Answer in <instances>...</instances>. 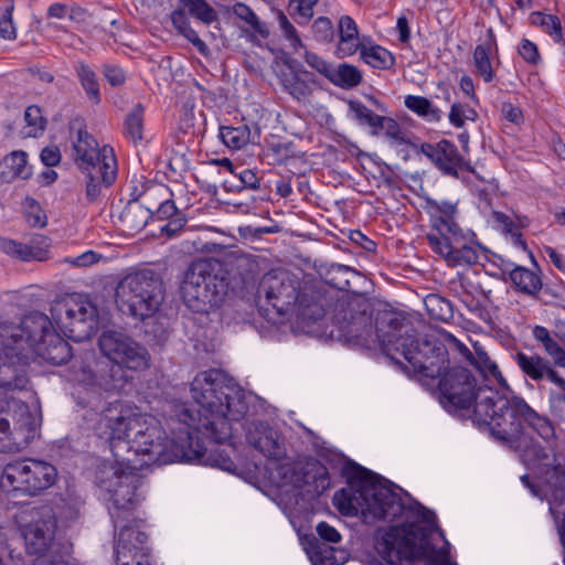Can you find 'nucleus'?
<instances>
[{
  "label": "nucleus",
  "instance_id": "79ce46f5",
  "mask_svg": "<svg viewBox=\"0 0 565 565\" xmlns=\"http://www.w3.org/2000/svg\"><path fill=\"white\" fill-rule=\"evenodd\" d=\"M280 83L284 89L297 100L307 98L312 93L310 84H317L315 75L306 77L305 74H280Z\"/></svg>",
  "mask_w": 565,
  "mask_h": 565
},
{
  "label": "nucleus",
  "instance_id": "f704fd0d",
  "mask_svg": "<svg viewBox=\"0 0 565 565\" xmlns=\"http://www.w3.org/2000/svg\"><path fill=\"white\" fill-rule=\"evenodd\" d=\"M153 216V211L141 204L137 199L128 201L120 213L119 220L126 231L130 233L140 232Z\"/></svg>",
  "mask_w": 565,
  "mask_h": 565
},
{
  "label": "nucleus",
  "instance_id": "a878e982",
  "mask_svg": "<svg viewBox=\"0 0 565 565\" xmlns=\"http://www.w3.org/2000/svg\"><path fill=\"white\" fill-rule=\"evenodd\" d=\"M539 478L542 481L543 499H547L550 512L557 520L559 512L556 507L565 502V463L559 460L555 461L545 468Z\"/></svg>",
  "mask_w": 565,
  "mask_h": 565
},
{
  "label": "nucleus",
  "instance_id": "b1692460",
  "mask_svg": "<svg viewBox=\"0 0 565 565\" xmlns=\"http://www.w3.org/2000/svg\"><path fill=\"white\" fill-rule=\"evenodd\" d=\"M425 210L429 214L430 225L439 234L438 237H450L460 235L462 228L457 222L459 214L458 201H437L433 198H425Z\"/></svg>",
  "mask_w": 565,
  "mask_h": 565
},
{
  "label": "nucleus",
  "instance_id": "a18cd8bd",
  "mask_svg": "<svg viewBox=\"0 0 565 565\" xmlns=\"http://www.w3.org/2000/svg\"><path fill=\"white\" fill-rule=\"evenodd\" d=\"M145 106L137 103L132 106L124 120V134L135 143L142 140Z\"/></svg>",
  "mask_w": 565,
  "mask_h": 565
},
{
  "label": "nucleus",
  "instance_id": "3c124183",
  "mask_svg": "<svg viewBox=\"0 0 565 565\" xmlns=\"http://www.w3.org/2000/svg\"><path fill=\"white\" fill-rule=\"evenodd\" d=\"M405 106L418 116L439 121L443 113L439 108L433 106L430 100L423 96L407 95L404 102Z\"/></svg>",
  "mask_w": 565,
  "mask_h": 565
},
{
  "label": "nucleus",
  "instance_id": "774afa93",
  "mask_svg": "<svg viewBox=\"0 0 565 565\" xmlns=\"http://www.w3.org/2000/svg\"><path fill=\"white\" fill-rule=\"evenodd\" d=\"M382 129L385 130V136L392 141L415 147V145L404 136L399 124L394 118L383 116V120L381 122V130Z\"/></svg>",
  "mask_w": 565,
  "mask_h": 565
},
{
  "label": "nucleus",
  "instance_id": "c03bdc74",
  "mask_svg": "<svg viewBox=\"0 0 565 565\" xmlns=\"http://www.w3.org/2000/svg\"><path fill=\"white\" fill-rule=\"evenodd\" d=\"M128 472V469L119 465H113L110 462H103L97 467L95 472V483L98 488L107 492L116 483L121 482L124 473Z\"/></svg>",
  "mask_w": 565,
  "mask_h": 565
},
{
  "label": "nucleus",
  "instance_id": "aec40b11",
  "mask_svg": "<svg viewBox=\"0 0 565 565\" xmlns=\"http://www.w3.org/2000/svg\"><path fill=\"white\" fill-rule=\"evenodd\" d=\"M227 422L233 420L232 418H226ZM230 427L231 426V423ZM232 436V433L227 438L222 441H215L203 433H198L191 428V439L188 440L185 445H189V451L193 450L198 452L195 457H191V459H182L181 462H191L198 461L200 463L216 467L224 471L234 472L237 469L236 463L231 458L230 452L226 449L220 448L217 445L223 444ZM184 451L188 452V447H184Z\"/></svg>",
  "mask_w": 565,
  "mask_h": 565
},
{
  "label": "nucleus",
  "instance_id": "37998d69",
  "mask_svg": "<svg viewBox=\"0 0 565 565\" xmlns=\"http://www.w3.org/2000/svg\"><path fill=\"white\" fill-rule=\"evenodd\" d=\"M534 339L541 343L545 352L552 356L556 366H565V350L552 337L548 329L542 326H535L532 330Z\"/></svg>",
  "mask_w": 565,
  "mask_h": 565
},
{
  "label": "nucleus",
  "instance_id": "4c0bfd02",
  "mask_svg": "<svg viewBox=\"0 0 565 565\" xmlns=\"http://www.w3.org/2000/svg\"><path fill=\"white\" fill-rule=\"evenodd\" d=\"M509 277L522 294L536 296L543 289L541 277L526 267L515 266L509 271Z\"/></svg>",
  "mask_w": 565,
  "mask_h": 565
},
{
  "label": "nucleus",
  "instance_id": "393cba45",
  "mask_svg": "<svg viewBox=\"0 0 565 565\" xmlns=\"http://www.w3.org/2000/svg\"><path fill=\"white\" fill-rule=\"evenodd\" d=\"M40 426L39 419L31 413L26 405H22L15 411L13 416V426L9 440L0 444L3 450L10 452L20 451L29 446L34 439L36 430Z\"/></svg>",
  "mask_w": 565,
  "mask_h": 565
},
{
  "label": "nucleus",
  "instance_id": "864d4df0",
  "mask_svg": "<svg viewBox=\"0 0 565 565\" xmlns=\"http://www.w3.org/2000/svg\"><path fill=\"white\" fill-rule=\"evenodd\" d=\"M233 13L244 22H246L255 33L259 34L263 39L269 36V29L266 24L259 21L256 13L245 3L236 2L233 6Z\"/></svg>",
  "mask_w": 565,
  "mask_h": 565
},
{
  "label": "nucleus",
  "instance_id": "5fc2aeb1",
  "mask_svg": "<svg viewBox=\"0 0 565 565\" xmlns=\"http://www.w3.org/2000/svg\"><path fill=\"white\" fill-rule=\"evenodd\" d=\"M220 137L227 147L241 149L249 141V129L246 125L239 127L222 126Z\"/></svg>",
  "mask_w": 565,
  "mask_h": 565
},
{
  "label": "nucleus",
  "instance_id": "69168bd1",
  "mask_svg": "<svg viewBox=\"0 0 565 565\" xmlns=\"http://www.w3.org/2000/svg\"><path fill=\"white\" fill-rule=\"evenodd\" d=\"M13 11L14 0H6V8L0 15V35L6 40L17 39V29L12 19Z\"/></svg>",
  "mask_w": 565,
  "mask_h": 565
},
{
  "label": "nucleus",
  "instance_id": "7ed1b4c3",
  "mask_svg": "<svg viewBox=\"0 0 565 565\" xmlns=\"http://www.w3.org/2000/svg\"><path fill=\"white\" fill-rule=\"evenodd\" d=\"M405 521L375 532L374 547L388 565H458L450 558L449 543L437 524L436 513L414 500Z\"/></svg>",
  "mask_w": 565,
  "mask_h": 565
},
{
  "label": "nucleus",
  "instance_id": "20e7f679",
  "mask_svg": "<svg viewBox=\"0 0 565 565\" xmlns=\"http://www.w3.org/2000/svg\"><path fill=\"white\" fill-rule=\"evenodd\" d=\"M472 423L501 445L521 448L525 428L529 427L544 440L555 437L552 422L533 409L526 401L513 393L484 390L477 408L470 414Z\"/></svg>",
  "mask_w": 565,
  "mask_h": 565
},
{
  "label": "nucleus",
  "instance_id": "c85d7f7f",
  "mask_svg": "<svg viewBox=\"0 0 565 565\" xmlns=\"http://www.w3.org/2000/svg\"><path fill=\"white\" fill-rule=\"evenodd\" d=\"M109 447L117 465L128 471H139L142 468L143 463L137 462L140 452L136 451L131 431H127L126 435L109 434Z\"/></svg>",
  "mask_w": 565,
  "mask_h": 565
},
{
  "label": "nucleus",
  "instance_id": "cd10ccee",
  "mask_svg": "<svg viewBox=\"0 0 565 565\" xmlns=\"http://www.w3.org/2000/svg\"><path fill=\"white\" fill-rule=\"evenodd\" d=\"M32 350L52 365L65 364L73 356L72 347L55 329Z\"/></svg>",
  "mask_w": 565,
  "mask_h": 565
},
{
  "label": "nucleus",
  "instance_id": "c756f323",
  "mask_svg": "<svg viewBox=\"0 0 565 565\" xmlns=\"http://www.w3.org/2000/svg\"><path fill=\"white\" fill-rule=\"evenodd\" d=\"M516 450H521L522 461L527 467L536 469L537 475L558 460L555 454L551 455L547 448L542 446L532 437H527L526 433L521 440V448H518Z\"/></svg>",
  "mask_w": 565,
  "mask_h": 565
},
{
  "label": "nucleus",
  "instance_id": "423d86ee",
  "mask_svg": "<svg viewBox=\"0 0 565 565\" xmlns=\"http://www.w3.org/2000/svg\"><path fill=\"white\" fill-rule=\"evenodd\" d=\"M163 300V280L158 273L148 268L126 275L115 289L118 309L138 320L154 316Z\"/></svg>",
  "mask_w": 565,
  "mask_h": 565
},
{
  "label": "nucleus",
  "instance_id": "f3484780",
  "mask_svg": "<svg viewBox=\"0 0 565 565\" xmlns=\"http://www.w3.org/2000/svg\"><path fill=\"white\" fill-rule=\"evenodd\" d=\"M296 327L307 334L323 335L327 307L331 306L330 299L320 290L303 287L297 300Z\"/></svg>",
  "mask_w": 565,
  "mask_h": 565
},
{
  "label": "nucleus",
  "instance_id": "0eeeda50",
  "mask_svg": "<svg viewBox=\"0 0 565 565\" xmlns=\"http://www.w3.org/2000/svg\"><path fill=\"white\" fill-rule=\"evenodd\" d=\"M303 288L297 275L284 270L271 269L255 282L249 291L259 315L267 321L276 323V318L287 315L296 308L297 300Z\"/></svg>",
  "mask_w": 565,
  "mask_h": 565
},
{
  "label": "nucleus",
  "instance_id": "473e14b6",
  "mask_svg": "<svg viewBox=\"0 0 565 565\" xmlns=\"http://www.w3.org/2000/svg\"><path fill=\"white\" fill-rule=\"evenodd\" d=\"M339 43L335 54L340 58L353 55L362 43L359 42V30L350 15H342L338 24Z\"/></svg>",
  "mask_w": 565,
  "mask_h": 565
},
{
  "label": "nucleus",
  "instance_id": "72a5a7b5",
  "mask_svg": "<svg viewBox=\"0 0 565 565\" xmlns=\"http://www.w3.org/2000/svg\"><path fill=\"white\" fill-rule=\"evenodd\" d=\"M497 51V39L493 30L487 31V39L483 43L478 44L473 51V64L477 74L482 77L486 83H490L494 78V71L490 61V53Z\"/></svg>",
  "mask_w": 565,
  "mask_h": 565
},
{
  "label": "nucleus",
  "instance_id": "e433bc0d",
  "mask_svg": "<svg viewBox=\"0 0 565 565\" xmlns=\"http://www.w3.org/2000/svg\"><path fill=\"white\" fill-rule=\"evenodd\" d=\"M328 81L342 89H353L362 84L363 74L353 64L340 63L333 65Z\"/></svg>",
  "mask_w": 565,
  "mask_h": 565
},
{
  "label": "nucleus",
  "instance_id": "2f4dec72",
  "mask_svg": "<svg viewBox=\"0 0 565 565\" xmlns=\"http://www.w3.org/2000/svg\"><path fill=\"white\" fill-rule=\"evenodd\" d=\"M26 158V152L22 150H14L7 154L0 162V181L11 182L18 178L30 179L32 169L28 167Z\"/></svg>",
  "mask_w": 565,
  "mask_h": 565
},
{
  "label": "nucleus",
  "instance_id": "052dcab7",
  "mask_svg": "<svg viewBox=\"0 0 565 565\" xmlns=\"http://www.w3.org/2000/svg\"><path fill=\"white\" fill-rule=\"evenodd\" d=\"M128 369L121 364H113L108 376V386L113 391L126 392L127 386L131 385L134 376L128 373Z\"/></svg>",
  "mask_w": 565,
  "mask_h": 565
},
{
  "label": "nucleus",
  "instance_id": "4be33fe9",
  "mask_svg": "<svg viewBox=\"0 0 565 565\" xmlns=\"http://www.w3.org/2000/svg\"><path fill=\"white\" fill-rule=\"evenodd\" d=\"M420 152L446 175L459 178V170L473 172V168L459 153L456 145L447 139H443L436 145L424 142L420 146Z\"/></svg>",
  "mask_w": 565,
  "mask_h": 565
},
{
  "label": "nucleus",
  "instance_id": "bb28decb",
  "mask_svg": "<svg viewBox=\"0 0 565 565\" xmlns=\"http://www.w3.org/2000/svg\"><path fill=\"white\" fill-rule=\"evenodd\" d=\"M105 426L109 429V434H122L134 430L138 427L137 408L132 407L129 403L121 399L109 402L106 407L102 409Z\"/></svg>",
  "mask_w": 565,
  "mask_h": 565
},
{
  "label": "nucleus",
  "instance_id": "0e129e2a",
  "mask_svg": "<svg viewBox=\"0 0 565 565\" xmlns=\"http://www.w3.org/2000/svg\"><path fill=\"white\" fill-rule=\"evenodd\" d=\"M268 151H270L275 164H287L290 159L299 157L291 141L271 143Z\"/></svg>",
  "mask_w": 565,
  "mask_h": 565
},
{
  "label": "nucleus",
  "instance_id": "412c9836",
  "mask_svg": "<svg viewBox=\"0 0 565 565\" xmlns=\"http://www.w3.org/2000/svg\"><path fill=\"white\" fill-rule=\"evenodd\" d=\"M426 239L431 249L444 257L450 266H471L478 263V253L469 245L471 239H468V235L463 231L460 232V235L450 237L427 234Z\"/></svg>",
  "mask_w": 565,
  "mask_h": 565
},
{
  "label": "nucleus",
  "instance_id": "680f3d73",
  "mask_svg": "<svg viewBox=\"0 0 565 565\" xmlns=\"http://www.w3.org/2000/svg\"><path fill=\"white\" fill-rule=\"evenodd\" d=\"M24 120L28 127L32 128V131L29 132V136L38 137L42 135L47 125L46 118L42 114V109L38 105H31L26 107L24 111Z\"/></svg>",
  "mask_w": 565,
  "mask_h": 565
},
{
  "label": "nucleus",
  "instance_id": "e2e57ef3",
  "mask_svg": "<svg viewBox=\"0 0 565 565\" xmlns=\"http://www.w3.org/2000/svg\"><path fill=\"white\" fill-rule=\"evenodd\" d=\"M171 22L178 33L184 36L189 42L192 43L200 38L198 32L191 26L190 20L183 9H175L171 13Z\"/></svg>",
  "mask_w": 565,
  "mask_h": 565
},
{
  "label": "nucleus",
  "instance_id": "49530a36",
  "mask_svg": "<svg viewBox=\"0 0 565 565\" xmlns=\"http://www.w3.org/2000/svg\"><path fill=\"white\" fill-rule=\"evenodd\" d=\"M307 553L313 565H340L335 548L320 542L317 537L308 541Z\"/></svg>",
  "mask_w": 565,
  "mask_h": 565
},
{
  "label": "nucleus",
  "instance_id": "6ab92c4d",
  "mask_svg": "<svg viewBox=\"0 0 565 565\" xmlns=\"http://www.w3.org/2000/svg\"><path fill=\"white\" fill-rule=\"evenodd\" d=\"M0 387L6 391L23 390L29 383L28 365L30 355L25 348L0 340Z\"/></svg>",
  "mask_w": 565,
  "mask_h": 565
},
{
  "label": "nucleus",
  "instance_id": "a19ab883",
  "mask_svg": "<svg viewBox=\"0 0 565 565\" xmlns=\"http://www.w3.org/2000/svg\"><path fill=\"white\" fill-rule=\"evenodd\" d=\"M86 174V180L94 179V182L102 181V174L106 170H114L115 179L117 178V160L113 147L105 145L102 147V158L95 160L88 167H78Z\"/></svg>",
  "mask_w": 565,
  "mask_h": 565
},
{
  "label": "nucleus",
  "instance_id": "4468645a",
  "mask_svg": "<svg viewBox=\"0 0 565 565\" xmlns=\"http://www.w3.org/2000/svg\"><path fill=\"white\" fill-rule=\"evenodd\" d=\"M100 353L115 364L140 372L150 367L148 349L121 329H105L98 337Z\"/></svg>",
  "mask_w": 565,
  "mask_h": 565
},
{
  "label": "nucleus",
  "instance_id": "f257e3e1",
  "mask_svg": "<svg viewBox=\"0 0 565 565\" xmlns=\"http://www.w3.org/2000/svg\"><path fill=\"white\" fill-rule=\"evenodd\" d=\"M191 394L198 416L188 403H174L171 419L177 425L171 428V438L157 420L142 422L139 415L138 427L131 430V436L136 451L148 457L143 465L162 466L195 457L198 452L184 451L191 428L222 441L231 434L226 418L238 422L248 409L242 387L216 369L199 373L191 383Z\"/></svg>",
  "mask_w": 565,
  "mask_h": 565
},
{
  "label": "nucleus",
  "instance_id": "9d476101",
  "mask_svg": "<svg viewBox=\"0 0 565 565\" xmlns=\"http://www.w3.org/2000/svg\"><path fill=\"white\" fill-rule=\"evenodd\" d=\"M439 401L449 413L470 418L473 408L480 403L484 390L492 386L479 383L475 374L467 367H447L439 376Z\"/></svg>",
  "mask_w": 565,
  "mask_h": 565
},
{
  "label": "nucleus",
  "instance_id": "8fccbe9b",
  "mask_svg": "<svg viewBox=\"0 0 565 565\" xmlns=\"http://www.w3.org/2000/svg\"><path fill=\"white\" fill-rule=\"evenodd\" d=\"M143 321V334L151 347H163L170 335L164 322L157 320L153 316Z\"/></svg>",
  "mask_w": 565,
  "mask_h": 565
},
{
  "label": "nucleus",
  "instance_id": "603ef678",
  "mask_svg": "<svg viewBox=\"0 0 565 565\" xmlns=\"http://www.w3.org/2000/svg\"><path fill=\"white\" fill-rule=\"evenodd\" d=\"M77 76L89 100H92L95 105H98L102 98L99 84L95 72L88 65L81 63L77 67Z\"/></svg>",
  "mask_w": 565,
  "mask_h": 565
},
{
  "label": "nucleus",
  "instance_id": "ea45409f",
  "mask_svg": "<svg viewBox=\"0 0 565 565\" xmlns=\"http://www.w3.org/2000/svg\"><path fill=\"white\" fill-rule=\"evenodd\" d=\"M361 60L373 68L390 70L395 64L394 55L385 47L373 44H361L358 49Z\"/></svg>",
  "mask_w": 565,
  "mask_h": 565
},
{
  "label": "nucleus",
  "instance_id": "9b49d317",
  "mask_svg": "<svg viewBox=\"0 0 565 565\" xmlns=\"http://www.w3.org/2000/svg\"><path fill=\"white\" fill-rule=\"evenodd\" d=\"M28 515L30 520L24 536L30 553L42 556V562H51L63 556L66 564H72V544L55 541L56 520L52 509L33 508Z\"/></svg>",
  "mask_w": 565,
  "mask_h": 565
},
{
  "label": "nucleus",
  "instance_id": "bf43d9fd",
  "mask_svg": "<svg viewBox=\"0 0 565 565\" xmlns=\"http://www.w3.org/2000/svg\"><path fill=\"white\" fill-rule=\"evenodd\" d=\"M115 182L114 170H106L102 174V181L94 182V179L86 180L85 195L89 203H94L102 195L104 189H108Z\"/></svg>",
  "mask_w": 565,
  "mask_h": 565
},
{
  "label": "nucleus",
  "instance_id": "338daca9",
  "mask_svg": "<svg viewBox=\"0 0 565 565\" xmlns=\"http://www.w3.org/2000/svg\"><path fill=\"white\" fill-rule=\"evenodd\" d=\"M312 33L315 39L321 43H330L334 38V28L331 20L327 17H319L312 23Z\"/></svg>",
  "mask_w": 565,
  "mask_h": 565
},
{
  "label": "nucleus",
  "instance_id": "09e8293b",
  "mask_svg": "<svg viewBox=\"0 0 565 565\" xmlns=\"http://www.w3.org/2000/svg\"><path fill=\"white\" fill-rule=\"evenodd\" d=\"M349 109L354 114V119L362 126L372 128L373 135H379L383 116L376 115L359 100H349Z\"/></svg>",
  "mask_w": 565,
  "mask_h": 565
},
{
  "label": "nucleus",
  "instance_id": "7c9ffc66",
  "mask_svg": "<svg viewBox=\"0 0 565 565\" xmlns=\"http://www.w3.org/2000/svg\"><path fill=\"white\" fill-rule=\"evenodd\" d=\"M143 526H145V522L135 516H131L128 522L119 523V526L116 529V530H119L118 540H117V544L115 547L116 557L118 556V550H120V545L122 543L121 536H122L124 532L129 534V537H127L129 543H127L126 545H128L127 547L129 550V554L131 555L130 557L135 556L136 552H148L149 553V547L147 546L149 536L145 531L141 530V527H143Z\"/></svg>",
  "mask_w": 565,
  "mask_h": 565
},
{
  "label": "nucleus",
  "instance_id": "c9c22d12",
  "mask_svg": "<svg viewBox=\"0 0 565 565\" xmlns=\"http://www.w3.org/2000/svg\"><path fill=\"white\" fill-rule=\"evenodd\" d=\"M74 160L77 167H88L102 158V148L97 140L86 130L79 129L74 142Z\"/></svg>",
  "mask_w": 565,
  "mask_h": 565
},
{
  "label": "nucleus",
  "instance_id": "13d9d810",
  "mask_svg": "<svg viewBox=\"0 0 565 565\" xmlns=\"http://www.w3.org/2000/svg\"><path fill=\"white\" fill-rule=\"evenodd\" d=\"M121 545L120 550H118V556L116 557V565H151L149 561V553L148 552H136L135 556L130 557L128 547H126L127 543L129 541L127 537H129V534L126 532L122 533L121 536Z\"/></svg>",
  "mask_w": 565,
  "mask_h": 565
},
{
  "label": "nucleus",
  "instance_id": "58836bf2",
  "mask_svg": "<svg viewBox=\"0 0 565 565\" xmlns=\"http://www.w3.org/2000/svg\"><path fill=\"white\" fill-rule=\"evenodd\" d=\"M513 359L523 374L533 381L539 382L543 380L548 371L550 361L539 354L527 355L519 351Z\"/></svg>",
  "mask_w": 565,
  "mask_h": 565
},
{
  "label": "nucleus",
  "instance_id": "6e6552de",
  "mask_svg": "<svg viewBox=\"0 0 565 565\" xmlns=\"http://www.w3.org/2000/svg\"><path fill=\"white\" fill-rule=\"evenodd\" d=\"M372 316L373 306L363 295L353 292L339 298L333 303L329 335L343 343L366 341L373 331Z\"/></svg>",
  "mask_w": 565,
  "mask_h": 565
},
{
  "label": "nucleus",
  "instance_id": "f8f14e48",
  "mask_svg": "<svg viewBox=\"0 0 565 565\" xmlns=\"http://www.w3.org/2000/svg\"><path fill=\"white\" fill-rule=\"evenodd\" d=\"M56 477L57 470L53 465L38 459H24L3 468L0 488L7 492L36 495L52 487Z\"/></svg>",
  "mask_w": 565,
  "mask_h": 565
},
{
  "label": "nucleus",
  "instance_id": "2eb2a0df",
  "mask_svg": "<svg viewBox=\"0 0 565 565\" xmlns=\"http://www.w3.org/2000/svg\"><path fill=\"white\" fill-rule=\"evenodd\" d=\"M53 330V323L46 315L33 311L24 316L20 324L0 323V338L25 348L30 355V350Z\"/></svg>",
  "mask_w": 565,
  "mask_h": 565
},
{
  "label": "nucleus",
  "instance_id": "f03ea898",
  "mask_svg": "<svg viewBox=\"0 0 565 565\" xmlns=\"http://www.w3.org/2000/svg\"><path fill=\"white\" fill-rule=\"evenodd\" d=\"M258 263L252 255L230 252L222 258H196L183 274L180 295L198 313H209L228 296L246 299L255 288Z\"/></svg>",
  "mask_w": 565,
  "mask_h": 565
},
{
  "label": "nucleus",
  "instance_id": "a211bd4d",
  "mask_svg": "<svg viewBox=\"0 0 565 565\" xmlns=\"http://www.w3.org/2000/svg\"><path fill=\"white\" fill-rule=\"evenodd\" d=\"M137 472L124 473L121 482L116 483L106 492L108 497L105 500L115 529L119 526V523L128 522L138 505L139 499L136 491L140 481Z\"/></svg>",
  "mask_w": 565,
  "mask_h": 565
},
{
  "label": "nucleus",
  "instance_id": "39448f33",
  "mask_svg": "<svg viewBox=\"0 0 565 565\" xmlns=\"http://www.w3.org/2000/svg\"><path fill=\"white\" fill-rule=\"evenodd\" d=\"M333 455L343 461L341 473L350 487L335 491L333 495V504L341 513L353 514L360 507L365 520L371 518L393 522L404 515L408 505L394 491L393 482L342 454Z\"/></svg>",
  "mask_w": 565,
  "mask_h": 565
},
{
  "label": "nucleus",
  "instance_id": "de8ad7c7",
  "mask_svg": "<svg viewBox=\"0 0 565 565\" xmlns=\"http://www.w3.org/2000/svg\"><path fill=\"white\" fill-rule=\"evenodd\" d=\"M179 4L189 14L202 23L210 25L218 20L217 12L206 2V0H179Z\"/></svg>",
  "mask_w": 565,
  "mask_h": 565
},
{
  "label": "nucleus",
  "instance_id": "5701e85b",
  "mask_svg": "<svg viewBox=\"0 0 565 565\" xmlns=\"http://www.w3.org/2000/svg\"><path fill=\"white\" fill-rule=\"evenodd\" d=\"M248 444L270 460L286 457V445L282 435L268 423H253L246 433Z\"/></svg>",
  "mask_w": 565,
  "mask_h": 565
},
{
  "label": "nucleus",
  "instance_id": "1a4fd4ad",
  "mask_svg": "<svg viewBox=\"0 0 565 565\" xmlns=\"http://www.w3.org/2000/svg\"><path fill=\"white\" fill-rule=\"evenodd\" d=\"M50 311L64 335L74 342L90 340L99 328L98 307L86 295L73 294L57 299Z\"/></svg>",
  "mask_w": 565,
  "mask_h": 565
},
{
  "label": "nucleus",
  "instance_id": "6e6d98bb",
  "mask_svg": "<svg viewBox=\"0 0 565 565\" xmlns=\"http://www.w3.org/2000/svg\"><path fill=\"white\" fill-rule=\"evenodd\" d=\"M354 274L349 266L332 264L326 273V282L338 290H349L350 276Z\"/></svg>",
  "mask_w": 565,
  "mask_h": 565
},
{
  "label": "nucleus",
  "instance_id": "dca6fc26",
  "mask_svg": "<svg viewBox=\"0 0 565 565\" xmlns=\"http://www.w3.org/2000/svg\"><path fill=\"white\" fill-rule=\"evenodd\" d=\"M374 330L385 353L399 352L406 337L416 332L402 311L394 309L379 310L375 316Z\"/></svg>",
  "mask_w": 565,
  "mask_h": 565
},
{
  "label": "nucleus",
  "instance_id": "ddd939ff",
  "mask_svg": "<svg viewBox=\"0 0 565 565\" xmlns=\"http://www.w3.org/2000/svg\"><path fill=\"white\" fill-rule=\"evenodd\" d=\"M399 353L415 373L425 377H439L449 366L447 348L435 334L418 337L415 332L406 337Z\"/></svg>",
  "mask_w": 565,
  "mask_h": 565
},
{
  "label": "nucleus",
  "instance_id": "4d7b16f0",
  "mask_svg": "<svg viewBox=\"0 0 565 565\" xmlns=\"http://www.w3.org/2000/svg\"><path fill=\"white\" fill-rule=\"evenodd\" d=\"M425 306L428 313L434 319L447 321L452 318L454 311L451 302L440 296L430 295L425 299Z\"/></svg>",
  "mask_w": 565,
  "mask_h": 565
}]
</instances>
